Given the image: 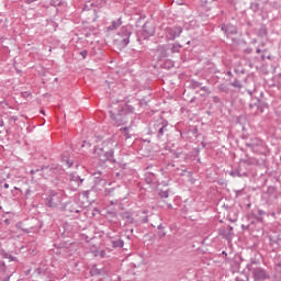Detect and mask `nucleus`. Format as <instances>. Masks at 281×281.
Segmentation results:
<instances>
[{"mask_svg": "<svg viewBox=\"0 0 281 281\" xmlns=\"http://www.w3.org/2000/svg\"><path fill=\"white\" fill-rule=\"evenodd\" d=\"M120 25H122L121 20L114 21V22H112V25L106 27V31L108 32H113V30H117V27H120Z\"/></svg>", "mask_w": 281, "mask_h": 281, "instance_id": "nucleus-1", "label": "nucleus"}, {"mask_svg": "<svg viewBox=\"0 0 281 281\" xmlns=\"http://www.w3.org/2000/svg\"><path fill=\"white\" fill-rule=\"evenodd\" d=\"M48 205L49 207H56V205H58L57 202H54V198H52L49 201H48Z\"/></svg>", "mask_w": 281, "mask_h": 281, "instance_id": "nucleus-2", "label": "nucleus"}, {"mask_svg": "<svg viewBox=\"0 0 281 281\" xmlns=\"http://www.w3.org/2000/svg\"><path fill=\"white\" fill-rule=\"evenodd\" d=\"M160 196H161L162 199H168V193H167L166 191L160 192Z\"/></svg>", "mask_w": 281, "mask_h": 281, "instance_id": "nucleus-3", "label": "nucleus"}, {"mask_svg": "<svg viewBox=\"0 0 281 281\" xmlns=\"http://www.w3.org/2000/svg\"><path fill=\"white\" fill-rule=\"evenodd\" d=\"M127 43H128V37H126V38L123 40L122 46H123V47H126V44H127Z\"/></svg>", "mask_w": 281, "mask_h": 281, "instance_id": "nucleus-4", "label": "nucleus"}, {"mask_svg": "<svg viewBox=\"0 0 281 281\" xmlns=\"http://www.w3.org/2000/svg\"><path fill=\"white\" fill-rule=\"evenodd\" d=\"M80 55L82 56V58H87V50L81 52Z\"/></svg>", "mask_w": 281, "mask_h": 281, "instance_id": "nucleus-5", "label": "nucleus"}, {"mask_svg": "<svg viewBox=\"0 0 281 281\" xmlns=\"http://www.w3.org/2000/svg\"><path fill=\"white\" fill-rule=\"evenodd\" d=\"M35 1H38V0H26L25 2H26L27 4H30V3H35Z\"/></svg>", "mask_w": 281, "mask_h": 281, "instance_id": "nucleus-6", "label": "nucleus"}, {"mask_svg": "<svg viewBox=\"0 0 281 281\" xmlns=\"http://www.w3.org/2000/svg\"><path fill=\"white\" fill-rule=\"evenodd\" d=\"M4 188H5V189L10 188V184L5 183V184H4Z\"/></svg>", "mask_w": 281, "mask_h": 281, "instance_id": "nucleus-7", "label": "nucleus"}, {"mask_svg": "<svg viewBox=\"0 0 281 281\" xmlns=\"http://www.w3.org/2000/svg\"><path fill=\"white\" fill-rule=\"evenodd\" d=\"M99 150H102V149H94V154H98Z\"/></svg>", "mask_w": 281, "mask_h": 281, "instance_id": "nucleus-8", "label": "nucleus"}, {"mask_svg": "<svg viewBox=\"0 0 281 281\" xmlns=\"http://www.w3.org/2000/svg\"><path fill=\"white\" fill-rule=\"evenodd\" d=\"M260 52H261L260 49H257V54H260Z\"/></svg>", "mask_w": 281, "mask_h": 281, "instance_id": "nucleus-9", "label": "nucleus"}, {"mask_svg": "<svg viewBox=\"0 0 281 281\" xmlns=\"http://www.w3.org/2000/svg\"><path fill=\"white\" fill-rule=\"evenodd\" d=\"M231 176L234 177V172H231Z\"/></svg>", "mask_w": 281, "mask_h": 281, "instance_id": "nucleus-10", "label": "nucleus"}, {"mask_svg": "<svg viewBox=\"0 0 281 281\" xmlns=\"http://www.w3.org/2000/svg\"><path fill=\"white\" fill-rule=\"evenodd\" d=\"M123 131H128L127 128H123Z\"/></svg>", "mask_w": 281, "mask_h": 281, "instance_id": "nucleus-11", "label": "nucleus"}]
</instances>
